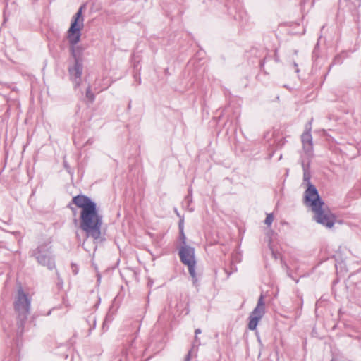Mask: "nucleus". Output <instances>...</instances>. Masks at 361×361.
Wrapping results in <instances>:
<instances>
[{
    "label": "nucleus",
    "instance_id": "f257e3e1",
    "mask_svg": "<svg viewBox=\"0 0 361 361\" xmlns=\"http://www.w3.org/2000/svg\"><path fill=\"white\" fill-rule=\"evenodd\" d=\"M72 202L81 209L80 228L85 233L87 237H91L94 240L99 239L103 216L99 212L97 203L84 195L73 197Z\"/></svg>",
    "mask_w": 361,
    "mask_h": 361
},
{
    "label": "nucleus",
    "instance_id": "f03ea898",
    "mask_svg": "<svg viewBox=\"0 0 361 361\" xmlns=\"http://www.w3.org/2000/svg\"><path fill=\"white\" fill-rule=\"evenodd\" d=\"M304 180L307 182V188L304 193V204L314 212V219L322 226L331 228L336 222V216L331 212L327 205L321 199L317 188L310 182V177L305 168Z\"/></svg>",
    "mask_w": 361,
    "mask_h": 361
},
{
    "label": "nucleus",
    "instance_id": "7ed1b4c3",
    "mask_svg": "<svg viewBox=\"0 0 361 361\" xmlns=\"http://www.w3.org/2000/svg\"><path fill=\"white\" fill-rule=\"evenodd\" d=\"M82 8L81 6L73 16L71 26L67 32V39L70 44V50L75 61H82L84 47L77 44L80 40L81 30L83 27Z\"/></svg>",
    "mask_w": 361,
    "mask_h": 361
},
{
    "label": "nucleus",
    "instance_id": "20e7f679",
    "mask_svg": "<svg viewBox=\"0 0 361 361\" xmlns=\"http://www.w3.org/2000/svg\"><path fill=\"white\" fill-rule=\"evenodd\" d=\"M31 299L22 288L17 291V295L13 302V307L16 314V320L18 331L22 334L25 324L30 312Z\"/></svg>",
    "mask_w": 361,
    "mask_h": 361
},
{
    "label": "nucleus",
    "instance_id": "39448f33",
    "mask_svg": "<svg viewBox=\"0 0 361 361\" xmlns=\"http://www.w3.org/2000/svg\"><path fill=\"white\" fill-rule=\"evenodd\" d=\"M32 256L35 257L37 262L51 270L55 268L54 258L51 250V247L47 245H41L32 252Z\"/></svg>",
    "mask_w": 361,
    "mask_h": 361
},
{
    "label": "nucleus",
    "instance_id": "423d86ee",
    "mask_svg": "<svg viewBox=\"0 0 361 361\" xmlns=\"http://www.w3.org/2000/svg\"><path fill=\"white\" fill-rule=\"evenodd\" d=\"M265 313V307L263 296L261 295L258 300L257 306L252 310L249 316L248 328L250 330H255L257 328L259 321L262 318Z\"/></svg>",
    "mask_w": 361,
    "mask_h": 361
},
{
    "label": "nucleus",
    "instance_id": "0eeeda50",
    "mask_svg": "<svg viewBox=\"0 0 361 361\" xmlns=\"http://www.w3.org/2000/svg\"><path fill=\"white\" fill-rule=\"evenodd\" d=\"M312 119L305 125V130L301 135L302 148L307 154H312L313 151L312 136L311 134Z\"/></svg>",
    "mask_w": 361,
    "mask_h": 361
},
{
    "label": "nucleus",
    "instance_id": "6e6552de",
    "mask_svg": "<svg viewBox=\"0 0 361 361\" xmlns=\"http://www.w3.org/2000/svg\"><path fill=\"white\" fill-rule=\"evenodd\" d=\"M178 255L181 262L183 264L191 263L195 261V248L188 245H181L179 249Z\"/></svg>",
    "mask_w": 361,
    "mask_h": 361
},
{
    "label": "nucleus",
    "instance_id": "1a4fd4ad",
    "mask_svg": "<svg viewBox=\"0 0 361 361\" xmlns=\"http://www.w3.org/2000/svg\"><path fill=\"white\" fill-rule=\"evenodd\" d=\"M82 61H75L73 67L69 68L68 71L71 77H74V85L77 87L80 84V78L82 73Z\"/></svg>",
    "mask_w": 361,
    "mask_h": 361
},
{
    "label": "nucleus",
    "instance_id": "9d476101",
    "mask_svg": "<svg viewBox=\"0 0 361 361\" xmlns=\"http://www.w3.org/2000/svg\"><path fill=\"white\" fill-rule=\"evenodd\" d=\"M200 340L197 336H195L194 341L192 345L191 349L188 351V354L185 357V361H190L192 356L194 355L196 356L198 346L200 345Z\"/></svg>",
    "mask_w": 361,
    "mask_h": 361
},
{
    "label": "nucleus",
    "instance_id": "9b49d317",
    "mask_svg": "<svg viewBox=\"0 0 361 361\" xmlns=\"http://www.w3.org/2000/svg\"><path fill=\"white\" fill-rule=\"evenodd\" d=\"M185 265L188 268V271H189L190 276L192 277L193 285L196 287L198 286H199L198 278H197V274L195 272L196 262H191V263L187 264Z\"/></svg>",
    "mask_w": 361,
    "mask_h": 361
},
{
    "label": "nucleus",
    "instance_id": "f8f14e48",
    "mask_svg": "<svg viewBox=\"0 0 361 361\" xmlns=\"http://www.w3.org/2000/svg\"><path fill=\"white\" fill-rule=\"evenodd\" d=\"M113 318L111 317V315L109 314H107L103 322V324H102V331L103 332H105L108 329H109V324L111 322Z\"/></svg>",
    "mask_w": 361,
    "mask_h": 361
},
{
    "label": "nucleus",
    "instance_id": "ddd939ff",
    "mask_svg": "<svg viewBox=\"0 0 361 361\" xmlns=\"http://www.w3.org/2000/svg\"><path fill=\"white\" fill-rule=\"evenodd\" d=\"M86 97L91 102H92L94 99H95V97H94V94L91 91V87L90 86H89L87 88V90H86Z\"/></svg>",
    "mask_w": 361,
    "mask_h": 361
},
{
    "label": "nucleus",
    "instance_id": "4468645a",
    "mask_svg": "<svg viewBox=\"0 0 361 361\" xmlns=\"http://www.w3.org/2000/svg\"><path fill=\"white\" fill-rule=\"evenodd\" d=\"M192 195H191V190H190L189 194L185 198V202L187 203V208L189 209L190 212L193 211L192 209L189 208L190 204L192 202Z\"/></svg>",
    "mask_w": 361,
    "mask_h": 361
},
{
    "label": "nucleus",
    "instance_id": "2eb2a0df",
    "mask_svg": "<svg viewBox=\"0 0 361 361\" xmlns=\"http://www.w3.org/2000/svg\"><path fill=\"white\" fill-rule=\"evenodd\" d=\"M274 221V216L272 214H268L264 220V224L268 226H270Z\"/></svg>",
    "mask_w": 361,
    "mask_h": 361
},
{
    "label": "nucleus",
    "instance_id": "dca6fc26",
    "mask_svg": "<svg viewBox=\"0 0 361 361\" xmlns=\"http://www.w3.org/2000/svg\"><path fill=\"white\" fill-rule=\"evenodd\" d=\"M179 234H180V241L182 243V245H187V243H186V236L185 235L184 231H180Z\"/></svg>",
    "mask_w": 361,
    "mask_h": 361
},
{
    "label": "nucleus",
    "instance_id": "f3484780",
    "mask_svg": "<svg viewBox=\"0 0 361 361\" xmlns=\"http://www.w3.org/2000/svg\"><path fill=\"white\" fill-rule=\"evenodd\" d=\"M231 271L228 272L226 269L225 270V271L226 272L227 274V276H230L231 274H232V272H235L237 271V267L236 266L233 264V260L231 262Z\"/></svg>",
    "mask_w": 361,
    "mask_h": 361
},
{
    "label": "nucleus",
    "instance_id": "a211bd4d",
    "mask_svg": "<svg viewBox=\"0 0 361 361\" xmlns=\"http://www.w3.org/2000/svg\"><path fill=\"white\" fill-rule=\"evenodd\" d=\"M178 228H179V232L180 231H183V228H184V221H183V219H180V221H179Z\"/></svg>",
    "mask_w": 361,
    "mask_h": 361
},
{
    "label": "nucleus",
    "instance_id": "6ab92c4d",
    "mask_svg": "<svg viewBox=\"0 0 361 361\" xmlns=\"http://www.w3.org/2000/svg\"><path fill=\"white\" fill-rule=\"evenodd\" d=\"M92 320H93V325L92 327H90V331H91L92 329H95V327H96V320L94 318H92Z\"/></svg>",
    "mask_w": 361,
    "mask_h": 361
},
{
    "label": "nucleus",
    "instance_id": "aec40b11",
    "mask_svg": "<svg viewBox=\"0 0 361 361\" xmlns=\"http://www.w3.org/2000/svg\"><path fill=\"white\" fill-rule=\"evenodd\" d=\"M202 331L200 329H197L195 331V336H197L199 334H201Z\"/></svg>",
    "mask_w": 361,
    "mask_h": 361
},
{
    "label": "nucleus",
    "instance_id": "412c9836",
    "mask_svg": "<svg viewBox=\"0 0 361 361\" xmlns=\"http://www.w3.org/2000/svg\"><path fill=\"white\" fill-rule=\"evenodd\" d=\"M293 65H294V67L295 68V72L298 73L299 68H298V64L295 62H294Z\"/></svg>",
    "mask_w": 361,
    "mask_h": 361
},
{
    "label": "nucleus",
    "instance_id": "4be33fe9",
    "mask_svg": "<svg viewBox=\"0 0 361 361\" xmlns=\"http://www.w3.org/2000/svg\"><path fill=\"white\" fill-rule=\"evenodd\" d=\"M92 142H93V140H92V139H89V140L87 141V144H90V145H91Z\"/></svg>",
    "mask_w": 361,
    "mask_h": 361
},
{
    "label": "nucleus",
    "instance_id": "5701e85b",
    "mask_svg": "<svg viewBox=\"0 0 361 361\" xmlns=\"http://www.w3.org/2000/svg\"><path fill=\"white\" fill-rule=\"evenodd\" d=\"M176 214H177L178 216H179V214L176 209H175Z\"/></svg>",
    "mask_w": 361,
    "mask_h": 361
},
{
    "label": "nucleus",
    "instance_id": "b1692460",
    "mask_svg": "<svg viewBox=\"0 0 361 361\" xmlns=\"http://www.w3.org/2000/svg\"><path fill=\"white\" fill-rule=\"evenodd\" d=\"M130 103H131V102H130V103H129V104H128V109H130Z\"/></svg>",
    "mask_w": 361,
    "mask_h": 361
},
{
    "label": "nucleus",
    "instance_id": "393cba45",
    "mask_svg": "<svg viewBox=\"0 0 361 361\" xmlns=\"http://www.w3.org/2000/svg\"><path fill=\"white\" fill-rule=\"evenodd\" d=\"M73 272H74V274H77L76 270H74V271H73Z\"/></svg>",
    "mask_w": 361,
    "mask_h": 361
},
{
    "label": "nucleus",
    "instance_id": "a878e982",
    "mask_svg": "<svg viewBox=\"0 0 361 361\" xmlns=\"http://www.w3.org/2000/svg\"><path fill=\"white\" fill-rule=\"evenodd\" d=\"M184 361H185V360H184Z\"/></svg>",
    "mask_w": 361,
    "mask_h": 361
}]
</instances>
